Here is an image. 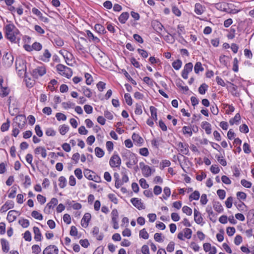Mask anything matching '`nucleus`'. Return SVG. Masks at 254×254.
Returning a JSON list of instances; mask_svg holds the SVG:
<instances>
[{"instance_id": "f257e3e1", "label": "nucleus", "mask_w": 254, "mask_h": 254, "mask_svg": "<svg viewBox=\"0 0 254 254\" xmlns=\"http://www.w3.org/2000/svg\"><path fill=\"white\" fill-rule=\"evenodd\" d=\"M5 37L11 43H18L21 39L19 30L12 24H7L4 28Z\"/></svg>"}, {"instance_id": "f03ea898", "label": "nucleus", "mask_w": 254, "mask_h": 254, "mask_svg": "<svg viewBox=\"0 0 254 254\" xmlns=\"http://www.w3.org/2000/svg\"><path fill=\"white\" fill-rule=\"evenodd\" d=\"M56 67L59 73L61 75H64L68 78H70L72 76V71L69 67L62 64H58Z\"/></svg>"}, {"instance_id": "7ed1b4c3", "label": "nucleus", "mask_w": 254, "mask_h": 254, "mask_svg": "<svg viewBox=\"0 0 254 254\" xmlns=\"http://www.w3.org/2000/svg\"><path fill=\"white\" fill-rule=\"evenodd\" d=\"M26 123V118L22 115L17 116L14 119L13 127H17L22 129Z\"/></svg>"}, {"instance_id": "20e7f679", "label": "nucleus", "mask_w": 254, "mask_h": 254, "mask_svg": "<svg viewBox=\"0 0 254 254\" xmlns=\"http://www.w3.org/2000/svg\"><path fill=\"white\" fill-rule=\"evenodd\" d=\"M46 72V67L42 65L38 66L34 69L31 72V74L34 78H38L39 76H42L44 75Z\"/></svg>"}, {"instance_id": "39448f33", "label": "nucleus", "mask_w": 254, "mask_h": 254, "mask_svg": "<svg viewBox=\"0 0 254 254\" xmlns=\"http://www.w3.org/2000/svg\"><path fill=\"white\" fill-rule=\"evenodd\" d=\"M13 57L11 54L6 53L2 58L3 63L5 67H10L13 62Z\"/></svg>"}, {"instance_id": "423d86ee", "label": "nucleus", "mask_w": 254, "mask_h": 254, "mask_svg": "<svg viewBox=\"0 0 254 254\" xmlns=\"http://www.w3.org/2000/svg\"><path fill=\"white\" fill-rule=\"evenodd\" d=\"M139 166L141 169L142 175L145 177H148L151 175L152 170L149 166L145 165L143 162H140Z\"/></svg>"}, {"instance_id": "0eeeda50", "label": "nucleus", "mask_w": 254, "mask_h": 254, "mask_svg": "<svg viewBox=\"0 0 254 254\" xmlns=\"http://www.w3.org/2000/svg\"><path fill=\"white\" fill-rule=\"evenodd\" d=\"M193 64L191 63L186 64L182 72V76L184 79L188 78V74L192 71Z\"/></svg>"}, {"instance_id": "6e6552de", "label": "nucleus", "mask_w": 254, "mask_h": 254, "mask_svg": "<svg viewBox=\"0 0 254 254\" xmlns=\"http://www.w3.org/2000/svg\"><path fill=\"white\" fill-rule=\"evenodd\" d=\"M59 249L55 245H49L43 251V254H58Z\"/></svg>"}, {"instance_id": "1a4fd4ad", "label": "nucleus", "mask_w": 254, "mask_h": 254, "mask_svg": "<svg viewBox=\"0 0 254 254\" xmlns=\"http://www.w3.org/2000/svg\"><path fill=\"white\" fill-rule=\"evenodd\" d=\"M58 202V200L56 198H52L51 201L48 203L44 209V212L46 213H49L50 212V209L54 208Z\"/></svg>"}, {"instance_id": "9d476101", "label": "nucleus", "mask_w": 254, "mask_h": 254, "mask_svg": "<svg viewBox=\"0 0 254 254\" xmlns=\"http://www.w3.org/2000/svg\"><path fill=\"white\" fill-rule=\"evenodd\" d=\"M110 165L112 167H117L121 164V159L117 155H114L110 160Z\"/></svg>"}, {"instance_id": "9b49d317", "label": "nucleus", "mask_w": 254, "mask_h": 254, "mask_svg": "<svg viewBox=\"0 0 254 254\" xmlns=\"http://www.w3.org/2000/svg\"><path fill=\"white\" fill-rule=\"evenodd\" d=\"M130 201L133 206L139 210L144 209L145 208L140 199H138V198H132L131 199Z\"/></svg>"}, {"instance_id": "f8f14e48", "label": "nucleus", "mask_w": 254, "mask_h": 254, "mask_svg": "<svg viewBox=\"0 0 254 254\" xmlns=\"http://www.w3.org/2000/svg\"><path fill=\"white\" fill-rule=\"evenodd\" d=\"M112 221L114 224L113 227L114 229H117L119 228V225L117 221L118 218V212L117 209H114L111 212Z\"/></svg>"}, {"instance_id": "ddd939ff", "label": "nucleus", "mask_w": 254, "mask_h": 254, "mask_svg": "<svg viewBox=\"0 0 254 254\" xmlns=\"http://www.w3.org/2000/svg\"><path fill=\"white\" fill-rule=\"evenodd\" d=\"M177 146L180 149V152L185 155H188L189 153V145L187 143L184 144L182 142L178 143Z\"/></svg>"}, {"instance_id": "4468645a", "label": "nucleus", "mask_w": 254, "mask_h": 254, "mask_svg": "<svg viewBox=\"0 0 254 254\" xmlns=\"http://www.w3.org/2000/svg\"><path fill=\"white\" fill-rule=\"evenodd\" d=\"M91 216L89 213H86L81 221V225L83 227L86 228L88 226V223L91 220Z\"/></svg>"}, {"instance_id": "2eb2a0df", "label": "nucleus", "mask_w": 254, "mask_h": 254, "mask_svg": "<svg viewBox=\"0 0 254 254\" xmlns=\"http://www.w3.org/2000/svg\"><path fill=\"white\" fill-rule=\"evenodd\" d=\"M203 249L205 252H209V254H216L217 251L215 247H211L210 243H206L203 244Z\"/></svg>"}, {"instance_id": "dca6fc26", "label": "nucleus", "mask_w": 254, "mask_h": 254, "mask_svg": "<svg viewBox=\"0 0 254 254\" xmlns=\"http://www.w3.org/2000/svg\"><path fill=\"white\" fill-rule=\"evenodd\" d=\"M14 206V203L12 201H7L1 207L0 211L1 213L5 212L8 209L13 208Z\"/></svg>"}, {"instance_id": "f3484780", "label": "nucleus", "mask_w": 254, "mask_h": 254, "mask_svg": "<svg viewBox=\"0 0 254 254\" xmlns=\"http://www.w3.org/2000/svg\"><path fill=\"white\" fill-rule=\"evenodd\" d=\"M93 236L99 241L103 240L104 235L102 233L99 234V229L98 227H94L92 231Z\"/></svg>"}, {"instance_id": "a211bd4d", "label": "nucleus", "mask_w": 254, "mask_h": 254, "mask_svg": "<svg viewBox=\"0 0 254 254\" xmlns=\"http://www.w3.org/2000/svg\"><path fill=\"white\" fill-rule=\"evenodd\" d=\"M34 153L36 155L41 154L42 157L44 158L47 156V151L44 147L39 146L36 147L34 150Z\"/></svg>"}, {"instance_id": "6ab92c4d", "label": "nucleus", "mask_w": 254, "mask_h": 254, "mask_svg": "<svg viewBox=\"0 0 254 254\" xmlns=\"http://www.w3.org/2000/svg\"><path fill=\"white\" fill-rule=\"evenodd\" d=\"M18 212L16 210H10L8 212L7 219L9 222H13L16 220Z\"/></svg>"}, {"instance_id": "aec40b11", "label": "nucleus", "mask_w": 254, "mask_h": 254, "mask_svg": "<svg viewBox=\"0 0 254 254\" xmlns=\"http://www.w3.org/2000/svg\"><path fill=\"white\" fill-rule=\"evenodd\" d=\"M194 219L195 222L198 224H200L203 221L201 213L196 209L194 210Z\"/></svg>"}, {"instance_id": "412c9836", "label": "nucleus", "mask_w": 254, "mask_h": 254, "mask_svg": "<svg viewBox=\"0 0 254 254\" xmlns=\"http://www.w3.org/2000/svg\"><path fill=\"white\" fill-rule=\"evenodd\" d=\"M0 243L3 252L7 253L9 250V245L8 242L4 239H1Z\"/></svg>"}, {"instance_id": "4be33fe9", "label": "nucleus", "mask_w": 254, "mask_h": 254, "mask_svg": "<svg viewBox=\"0 0 254 254\" xmlns=\"http://www.w3.org/2000/svg\"><path fill=\"white\" fill-rule=\"evenodd\" d=\"M137 158L134 154H130L128 158V168H130V166L135 165L137 162Z\"/></svg>"}, {"instance_id": "5701e85b", "label": "nucleus", "mask_w": 254, "mask_h": 254, "mask_svg": "<svg viewBox=\"0 0 254 254\" xmlns=\"http://www.w3.org/2000/svg\"><path fill=\"white\" fill-rule=\"evenodd\" d=\"M67 204L74 210H79L81 208L82 205L80 203L76 202L74 201H69L67 202Z\"/></svg>"}, {"instance_id": "b1692460", "label": "nucleus", "mask_w": 254, "mask_h": 254, "mask_svg": "<svg viewBox=\"0 0 254 254\" xmlns=\"http://www.w3.org/2000/svg\"><path fill=\"white\" fill-rule=\"evenodd\" d=\"M33 232L34 233V239L36 241H41V233L40 229L37 227L34 226L33 227Z\"/></svg>"}, {"instance_id": "393cba45", "label": "nucleus", "mask_w": 254, "mask_h": 254, "mask_svg": "<svg viewBox=\"0 0 254 254\" xmlns=\"http://www.w3.org/2000/svg\"><path fill=\"white\" fill-rule=\"evenodd\" d=\"M201 127L205 130L207 134H209L211 133V125L209 123L207 122H202Z\"/></svg>"}, {"instance_id": "a878e982", "label": "nucleus", "mask_w": 254, "mask_h": 254, "mask_svg": "<svg viewBox=\"0 0 254 254\" xmlns=\"http://www.w3.org/2000/svg\"><path fill=\"white\" fill-rule=\"evenodd\" d=\"M132 139L133 142L137 144H142L143 142V138L138 134L133 133L132 135Z\"/></svg>"}, {"instance_id": "bb28decb", "label": "nucleus", "mask_w": 254, "mask_h": 254, "mask_svg": "<svg viewBox=\"0 0 254 254\" xmlns=\"http://www.w3.org/2000/svg\"><path fill=\"white\" fill-rule=\"evenodd\" d=\"M51 57V54L49 51L47 49L44 50L43 54L40 59L42 61L47 62L49 61V59Z\"/></svg>"}, {"instance_id": "cd10ccee", "label": "nucleus", "mask_w": 254, "mask_h": 254, "mask_svg": "<svg viewBox=\"0 0 254 254\" xmlns=\"http://www.w3.org/2000/svg\"><path fill=\"white\" fill-rule=\"evenodd\" d=\"M150 111L151 112V117L150 118L153 119L155 122H156L157 120V109L155 107L151 106L150 107Z\"/></svg>"}, {"instance_id": "c85d7f7f", "label": "nucleus", "mask_w": 254, "mask_h": 254, "mask_svg": "<svg viewBox=\"0 0 254 254\" xmlns=\"http://www.w3.org/2000/svg\"><path fill=\"white\" fill-rule=\"evenodd\" d=\"M153 27L154 30L158 33H160L163 28L162 24L158 21H155L153 23Z\"/></svg>"}, {"instance_id": "c756f323", "label": "nucleus", "mask_w": 254, "mask_h": 254, "mask_svg": "<svg viewBox=\"0 0 254 254\" xmlns=\"http://www.w3.org/2000/svg\"><path fill=\"white\" fill-rule=\"evenodd\" d=\"M8 9L11 12V13L14 15V12L16 10L17 13L18 15H21L23 13V8L21 7L17 8L16 9L15 8L12 6L11 5L8 6Z\"/></svg>"}, {"instance_id": "7c9ffc66", "label": "nucleus", "mask_w": 254, "mask_h": 254, "mask_svg": "<svg viewBox=\"0 0 254 254\" xmlns=\"http://www.w3.org/2000/svg\"><path fill=\"white\" fill-rule=\"evenodd\" d=\"M204 7L199 3H196L195 4L194 11L198 15L201 14L204 11Z\"/></svg>"}, {"instance_id": "2f4dec72", "label": "nucleus", "mask_w": 254, "mask_h": 254, "mask_svg": "<svg viewBox=\"0 0 254 254\" xmlns=\"http://www.w3.org/2000/svg\"><path fill=\"white\" fill-rule=\"evenodd\" d=\"M213 207L215 210L219 213L222 212L223 210L222 206L219 202L214 201L213 202Z\"/></svg>"}, {"instance_id": "473e14b6", "label": "nucleus", "mask_w": 254, "mask_h": 254, "mask_svg": "<svg viewBox=\"0 0 254 254\" xmlns=\"http://www.w3.org/2000/svg\"><path fill=\"white\" fill-rule=\"evenodd\" d=\"M95 173L88 170L86 169L84 171V175L86 178L88 179L89 180H92L94 175H95Z\"/></svg>"}, {"instance_id": "72a5a7b5", "label": "nucleus", "mask_w": 254, "mask_h": 254, "mask_svg": "<svg viewBox=\"0 0 254 254\" xmlns=\"http://www.w3.org/2000/svg\"><path fill=\"white\" fill-rule=\"evenodd\" d=\"M206 211L208 214L210 220L212 222H215L216 221V219L212 218V217H215V214L212 210L211 207L207 206L206 209Z\"/></svg>"}, {"instance_id": "f704fd0d", "label": "nucleus", "mask_w": 254, "mask_h": 254, "mask_svg": "<svg viewBox=\"0 0 254 254\" xmlns=\"http://www.w3.org/2000/svg\"><path fill=\"white\" fill-rule=\"evenodd\" d=\"M82 91L83 94L88 98H90L92 96V92L91 90L86 86H83L82 88Z\"/></svg>"}, {"instance_id": "c9c22d12", "label": "nucleus", "mask_w": 254, "mask_h": 254, "mask_svg": "<svg viewBox=\"0 0 254 254\" xmlns=\"http://www.w3.org/2000/svg\"><path fill=\"white\" fill-rule=\"evenodd\" d=\"M241 120V116L239 113L235 115L234 118L230 120L229 123L231 125H233L234 123L237 124Z\"/></svg>"}, {"instance_id": "e433bc0d", "label": "nucleus", "mask_w": 254, "mask_h": 254, "mask_svg": "<svg viewBox=\"0 0 254 254\" xmlns=\"http://www.w3.org/2000/svg\"><path fill=\"white\" fill-rule=\"evenodd\" d=\"M208 85L205 83L202 84L198 88V92L201 94L203 95L205 93L206 91L208 89Z\"/></svg>"}, {"instance_id": "4c0bfd02", "label": "nucleus", "mask_w": 254, "mask_h": 254, "mask_svg": "<svg viewBox=\"0 0 254 254\" xmlns=\"http://www.w3.org/2000/svg\"><path fill=\"white\" fill-rule=\"evenodd\" d=\"M184 233V237L185 238H186L187 239H190L191 238V235H192V231L190 229V228H185L184 230H183V232Z\"/></svg>"}, {"instance_id": "58836bf2", "label": "nucleus", "mask_w": 254, "mask_h": 254, "mask_svg": "<svg viewBox=\"0 0 254 254\" xmlns=\"http://www.w3.org/2000/svg\"><path fill=\"white\" fill-rule=\"evenodd\" d=\"M95 29L98 33L100 34H103L105 32V27L99 24H97L95 25Z\"/></svg>"}, {"instance_id": "ea45409f", "label": "nucleus", "mask_w": 254, "mask_h": 254, "mask_svg": "<svg viewBox=\"0 0 254 254\" xmlns=\"http://www.w3.org/2000/svg\"><path fill=\"white\" fill-rule=\"evenodd\" d=\"M200 196V193L198 191L195 190L193 192H192L189 197V199L190 201L192 199L194 200H198Z\"/></svg>"}, {"instance_id": "a19ab883", "label": "nucleus", "mask_w": 254, "mask_h": 254, "mask_svg": "<svg viewBox=\"0 0 254 254\" xmlns=\"http://www.w3.org/2000/svg\"><path fill=\"white\" fill-rule=\"evenodd\" d=\"M16 69L18 73L21 76L25 73L26 65H24V63H22L21 68L19 69V67L17 66V63L16 62Z\"/></svg>"}, {"instance_id": "79ce46f5", "label": "nucleus", "mask_w": 254, "mask_h": 254, "mask_svg": "<svg viewBox=\"0 0 254 254\" xmlns=\"http://www.w3.org/2000/svg\"><path fill=\"white\" fill-rule=\"evenodd\" d=\"M68 129L69 127L65 125H63L59 127V131L62 135H64Z\"/></svg>"}, {"instance_id": "37998d69", "label": "nucleus", "mask_w": 254, "mask_h": 254, "mask_svg": "<svg viewBox=\"0 0 254 254\" xmlns=\"http://www.w3.org/2000/svg\"><path fill=\"white\" fill-rule=\"evenodd\" d=\"M182 62L180 60H177L172 63L173 67L176 70H179L182 66Z\"/></svg>"}, {"instance_id": "c03bdc74", "label": "nucleus", "mask_w": 254, "mask_h": 254, "mask_svg": "<svg viewBox=\"0 0 254 254\" xmlns=\"http://www.w3.org/2000/svg\"><path fill=\"white\" fill-rule=\"evenodd\" d=\"M31 216L34 218L39 220H42L43 219L42 215L36 210H34L32 212Z\"/></svg>"}, {"instance_id": "a18cd8bd", "label": "nucleus", "mask_w": 254, "mask_h": 254, "mask_svg": "<svg viewBox=\"0 0 254 254\" xmlns=\"http://www.w3.org/2000/svg\"><path fill=\"white\" fill-rule=\"evenodd\" d=\"M194 69L195 72L197 74L200 71H203L204 68L202 67L201 63L200 62H197L194 65Z\"/></svg>"}, {"instance_id": "49530a36", "label": "nucleus", "mask_w": 254, "mask_h": 254, "mask_svg": "<svg viewBox=\"0 0 254 254\" xmlns=\"http://www.w3.org/2000/svg\"><path fill=\"white\" fill-rule=\"evenodd\" d=\"M95 153L96 154V156L99 158H101L103 157L104 155V152L99 147H97L95 149Z\"/></svg>"}, {"instance_id": "de8ad7c7", "label": "nucleus", "mask_w": 254, "mask_h": 254, "mask_svg": "<svg viewBox=\"0 0 254 254\" xmlns=\"http://www.w3.org/2000/svg\"><path fill=\"white\" fill-rule=\"evenodd\" d=\"M139 237L144 239H148L149 238V234L146 231L145 228L142 229L139 231Z\"/></svg>"}, {"instance_id": "09e8293b", "label": "nucleus", "mask_w": 254, "mask_h": 254, "mask_svg": "<svg viewBox=\"0 0 254 254\" xmlns=\"http://www.w3.org/2000/svg\"><path fill=\"white\" fill-rule=\"evenodd\" d=\"M59 186L61 188H64L66 185V180L65 177L61 176L59 179Z\"/></svg>"}, {"instance_id": "8fccbe9b", "label": "nucleus", "mask_w": 254, "mask_h": 254, "mask_svg": "<svg viewBox=\"0 0 254 254\" xmlns=\"http://www.w3.org/2000/svg\"><path fill=\"white\" fill-rule=\"evenodd\" d=\"M10 126V121L7 120L6 123H3L0 127V130L1 131H7Z\"/></svg>"}, {"instance_id": "3c124183", "label": "nucleus", "mask_w": 254, "mask_h": 254, "mask_svg": "<svg viewBox=\"0 0 254 254\" xmlns=\"http://www.w3.org/2000/svg\"><path fill=\"white\" fill-rule=\"evenodd\" d=\"M9 91L7 87L2 86L0 88V95L3 97L6 96L9 94Z\"/></svg>"}, {"instance_id": "603ef678", "label": "nucleus", "mask_w": 254, "mask_h": 254, "mask_svg": "<svg viewBox=\"0 0 254 254\" xmlns=\"http://www.w3.org/2000/svg\"><path fill=\"white\" fill-rule=\"evenodd\" d=\"M223 106L225 108H227L226 110V113L229 114L230 113L233 112L235 110V108L232 105H229L228 104H224Z\"/></svg>"}, {"instance_id": "864d4df0", "label": "nucleus", "mask_w": 254, "mask_h": 254, "mask_svg": "<svg viewBox=\"0 0 254 254\" xmlns=\"http://www.w3.org/2000/svg\"><path fill=\"white\" fill-rule=\"evenodd\" d=\"M18 223L23 228H27L29 226V222L27 219H22L19 220Z\"/></svg>"}, {"instance_id": "5fc2aeb1", "label": "nucleus", "mask_w": 254, "mask_h": 254, "mask_svg": "<svg viewBox=\"0 0 254 254\" xmlns=\"http://www.w3.org/2000/svg\"><path fill=\"white\" fill-rule=\"evenodd\" d=\"M171 165L170 161L167 160H164L160 163V169L163 170L165 167H169Z\"/></svg>"}, {"instance_id": "6e6d98bb", "label": "nucleus", "mask_w": 254, "mask_h": 254, "mask_svg": "<svg viewBox=\"0 0 254 254\" xmlns=\"http://www.w3.org/2000/svg\"><path fill=\"white\" fill-rule=\"evenodd\" d=\"M183 132L185 134H188L190 135V136H191L192 134L191 129L189 127H183Z\"/></svg>"}, {"instance_id": "4d7b16f0", "label": "nucleus", "mask_w": 254, "mask_h": 254, "mask_svg": "<svg viewBox=\"0 0 254 254\" xmlns=\"http://www.w3.org/2000/svg\"><path fill=\"white\" fill-rule=\"evenodd\" d=\"M64 59L65 60V62L66 64L68 65H69V63H68L69 61L71 60V59L72 58V55L71 53L66 52L65 55H64Z\"/></svg>"}, {"instance_id": "13d9d810", "label": "nucleus", "mask_w": 254, "mask_h": 254, "mask_svg": "<svg viewBox=\"0 0 254 254\" xmlns=\"http://www.w3.org/2000/svg\"><path fill=\"white\" fill-rule=\"evenodd\" d=\"M56 117L58 121H65L66 120V116L61 113H57L56 115Z\"/></svg>"}, {"instance_id": "bf43d9fd", "label": "nucleus", "mask_w": 254, "mask_h": 254, "mask_svg": "<svg viewBox=\"0 0 254 254\" xmlns=\"http://www.w3.org/2000/svg\"><path fill=\"white\" fill-rule=\"evenodd\" d=\"M235 232V229L233 227H229L226 229V233L229 236H232Z\"/></svg>"}, {"instance_id": "052dcab7", "label": "nucleus", "mask_w": 254, "mask_h": 254, "mask_svg": "<svg viewBox=\"0 0 254 254\" xmlns=\"http://www.w3.org/2000/svg\"><path fill=\"white\" fill-rule=\"evenodd\" d=\"M233 198L232 196H230L227 198L225 201V204L227 208H230L232 206Z\"/></svg>"}, {"instance_id": "680f3d73", "label": "nucleus", "mask_w": 254, "mask_h": 254, "mask_svg": "<svg viewBox=\"0 0 254 254\" xmlns=\"http://www.w3.org/2000/svg\"><path fill=\"white\" fill-rule=\"evenodd\" d=\"M33 50L35 51H40L42 48V45L38 42H35L32 44Z\"/></svg>"}, {"instance_id": "e2e57ef3", "label": "nucleus", "mask_w": 254, "mask_h": 254, "mask_svg": "<svg viewBox=\"0 0 254 254\" xmlns=\"http://www.w3.org/2000/svg\"><path fill=\"white\" fill-rule=\"evenodd\" d=\"M74 174L78 179L80 180L82 178V171L79 168H77L74 170Z\"/></svg>"}, {"instance_id": "0e129e2a", "label": "nucleus", "mask_w": 254, "mask_h": 254, "mask_svg": "<svg viewBox=\"0 0 254 254\" xmlns=\"http://www.w3.org/2000/svg\"><path fill=\"white\" fill-rule=\"evenodd\" d=\"M85 77L86 78V83L87 85H90L93 81L91 75L88 73H86L85 74Z\"/></svg>"}, {"instance_id": "69168bd1", "label": "nucleus", "mask_w": 254, "mask_h": 254, "mask_svg": "<svg viewBox=\"0 0 254 254\" xmlns=\"http://www.w3.org/2000/svg\"><path fill=\"white\" fill-rule=\"evenodd\" d=\"M32 250L33 253L35 254H39L41 252V248L37 245H34L32 247Z\"/></svg>"}, {"instance_id": "338daca9", "label": "nucleus", "mask_w": 254, "mask_h": 254, "mask_svg": "<svg viewBox=\"0 0 254 254\" xmlns=\"http://www.w3.org/2000/svg\"><path fill=\"white\" fill-rule=\"evenodd\" d=\"M182 211L188 215H191L192 214L191 209L187 206H184L182 208Z\"/></svg>"}, {"instance_id": "774afa93", "label": "nucleus", "mask_w": 254, "mask_h": 254, "mask_svg": "<svg viewBox=\"0 0 254 254\" xmlns=\"http://www.w3.org/2000/svg\"><path fill=\"white\" fill-rule=\"evenodd\" d=\"M247 218L250 221L253 220L254 222V209H252L249 211L247 215Z\"/></svg>"}]
</instances>
